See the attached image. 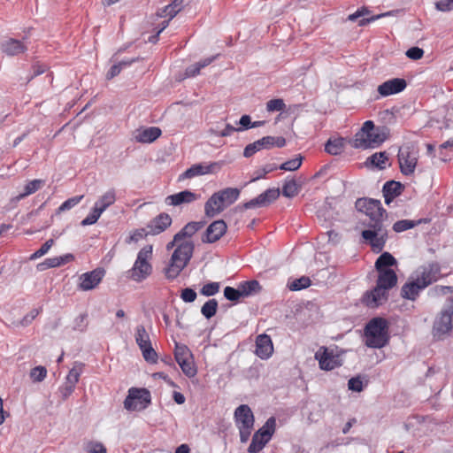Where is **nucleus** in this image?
<instances>
[{
	"instance_id": "obj_1",
	"label": "nucleus",
	"mask_w": 453,
	"mask_h": 453,
	"mask_svg": "<svg viewBox=\"0 0 453 453\" xmlns=\"http://www.w3.org/2000/svg\"><path fill=\"white\" fill-rule=\"evenodd\" d=\"M355 207L368 217V219L364 222L367 229L362 231V238L371 246L374 253L381 252L388 239L387 226L384 223L388 213L381 202L377 199L363 197L356 201Z\"/></svg>"
},
{
	"instance_id": "obj_2",
	"label": "nucleus",
	"mask_w": 453,
	"mask_h": 453,
	"mask_svg": "<svg viewBox=\"0 0 453 453\" xmlns=\"http://www.w3.org/2000/svg\"><path fill=\"white\" fill-rule=\"evenodd\" d=\"M173 250L167 267L165 268V275L167 280H173L176 279L183 269L191 260L195 250V244L192 241L175 240L173 239L166 244V250Z\"/></svg>"
},
{
	"instance_id": "obj_3",
	"label": "nucleus",
	"mask_w": 453,
	"mask_h": 453,
	"mask_svg": "<svg viewBox=\"0 0 453 453\" xmlns=\"http://www.w3.org/2000/svg\"><path fill=\"white\" fill-rule=\"evenodd\" d=\"M376 286L365 291L361 298L362 303L371 309L378 308L388 299V290L394 288L397 283V275L394 270H384L378 272Z\"/></svg>"
},
{
	"instance_id": "obj_4",
	"label": "nucleus",
	"mask_w": 453,
	"mask_h": 453,
	"mask_svg": "<svg viewBox=\"0 0 453 453\" xmlns=\"http://www.w3.org/2000/svg\"><path fill=\"white\" fill-rule=\"evenodd\" d=\"M365 344L371 349H381L389 342L388 322L381 317L370 319L364 328Z\"/></svg>"
},
{
	"instance_id": "obj_5",
	"label": "nucleus",
	"mask_w": 453,
	"mask_h": 453,
	"mask_svg": "<svg viewBox=\"0 0 453 453\" xmlns=\"http://www.w3.org/2000/svg\"><path fill=\"white\" fill-rule=\"evenodd\" d=\"M152 245L144 246L139 250L133 266L127 272V278L140 283L151 275L153 267L150 259L152 257Z\"/></svg>"
},
{
	"instance_id": "obj_6",
	"label": "nucleus",
	"mask_w": 453,
	"mask_h": 453,
	"mask_svg": "<svg viewBox=\"0 0 453 453\" xmlns=\"http://www.w3.org/2000/svg\"><path fill=\"white\" fill-rule=\"evenodd\" d=\"M151 403V394L145 388H130L123 405L128 411H140L147 409Z\"/></svg>"
},
{
	"instance_id": "obj_7",
	"label": "nucleus",
	"mask_w": 453,
	"mask_h": 453,
	"mask_svg": "<svg viewBox=\"0 0 453 453\" xmlns=\"http://www.w3.org/2000/svg\"><path fill=\"white\" fill-rule=\"evenodd\" d=\"M234 421L239 429L241 442H247L255 422L250 407L247 404L238 406L234 411Z\"/></svg>"
},
{
	"instance_id": "obj_8",
	"label": "nucleus",
	"mask_w": 453,
	"mask_h": 453,
	"mask_svg": "<svg viewBox=\"0 0 453 453\" xmlns=\"http://www.w3.org/2000/svg\"><path fill=\"white\" fill-rule=\"evenodd\" d=\"M314 358L323 371H332L342 365V359L337 349L321 346L315 353Z\"/></svg>"
},
{
	"instance_id": "obj_9",
	"label": "nucleus",
	"mask_w": 453,
	"mask_h": 453,
	"mask_svg": "<svg viewBox=\"0 0 453 453\" xmlns=\"http://www.w3.org/2000/svg\"><path fill=\"white\" fill-rule=\"evenodd\" d=\"M418 157V150L412 144H405L399 149L398 161L400 171L403 175L409 176L414 173Z\"/></svg>"
},
{
	"instance_id": "obj_10",
	"label": "nucleus",
	"mask_w": 453,
	"mask_h": 453,
	"mask_svg": "<svg viewBox=\"0 0 453 453\" xmlns=\"http://www.w3.org/2000/svg\"><path fill=\"white\" fill-rule=\"evenodd\" d=\"M286 145V140L282 136H265L252 143L248 144L243 150L245 157H250L261 150H269L273 147L282 148Z\"/></svg>"
},
{
	"instance_id": "obj_11",
	"label": "nucleus",
	"mask_w": 453,
	"mask_h": 453,
	"mask_svg": "<svg viewBox=\"0 0 453 453\" xmlns=\"http://www.w3.org/2000/svg\"><path fill=\"white\" fill-rule=\"evenodd\" d=\"M452 310L443 309L436 317L433 326V335L441 339L452 330Z\"/></svg>"
},
{
	"instance_id": "obj_12",
	"label": "nucleus",
	"mask_w": 453,
	"mask_h": 453,
	"mask_svg": "<svg viewBox=\"0 0 453 453\" xmlns=\"http://www.w3.org/2000/svg\"><path fill=\"white\" fill-rule=\"evenodd\" d=\"M417 279L426 288L436 282L441 277V266L437 262H430L418 268Z\"/></svg>"
},
{
	"instance_id": "obj_13",
	"label": "nucleus",
	"mask_w": 453,
	"mask_h": 453,
	"mask_svg": "<svg viewBox=\"0 0 453 453\" xmlns=\"http://www.w3.org/2000/svg\"><path fill=\"white\" fill-rule=\"evenodd\" d=\"M280 196L278 188H268L257 197L250 199L242 205V209L249 210L260 207H266L274 202Z\"/></svg>"
},
{
	"instance_id": "obj_14",
	"label": "nucleus",
	"mask_w": 453,
	"mask_h": 453,
	"mask_svg": "<svg viewBox=\"0 0 453 453\" xmlns=\"http://www.w3.org/2000/svg\"><path fill=\"white\" fill-rule=\"evenodd\" d=\"M105 274V270L102 267H97L90 272L82 273L80 276L79 288L83 291L94 289L103 280Z\"/></svg>"
},
{
	"instance_id": "obj_15",
	"label": "nucleus",
	"mask_w": 453,
	"mask_h": 453,
	"mask_svg": "<svg viewBox=\"0 0 453 453\" xmlns=\"http://www.w3.org/2000/svg\"><path fill=\"white\" fill-rule=\"evenodd\" d=\"M226 230L227 226L223 219L215 220L206 228L202 236V242L203 243H214L226 234Z\"/></svg>"
},
{
	"instance_id": "obj_16",
	"label": "nucleus",
	"mask_w": 453,
	"mask_h": 453,
	"mask_svg": "<svg viewBox=\"0 0 453 453\" xmlns=\"http://www.w3.org/2000/svg\"><path fill=\"white\" fill-rule=\"evenodd\" d=\"M162 134V131L157 127H141L135 129L134 140L139 143H152Z\"/></svg>"
},
{
	"instance_id": "obj_17",
	"label": "nucleus",
	"mask_w": 453,
	"mask_h": 453,
	"mask_svg": "<svg viewBox=\"0 0 453 453\" xmlns=\"http://www.w3.org/2000/svg\"><path fill=\"white\" fill-rule=\"evenodd\" d=\"M255 353L263 360H267L272 357L273 353V344L268 334H262L257 336Z\"/></svg>"
},
{
	"instance_id": "obj_18",
	"label": "nucleus",
	"mask_w": 453,
	"mask_h": 453,
	"mask_svg": "<svg viewBox=\"0 0 453 453\" xmlns=\"http://www.w3.org/2000/svg\"><path fill=\"white\" fill-rule=\"evenodd\" d=\"M407 82L403 78L388 80L378 87V92L381 96H388L397 94L405 89Z\"/></svg>"
},
{
	"instance_id": "obj_19",
	"label": "nucleus",
	"mask_w": 453,
	"mask_h": 453,
	"mask_svg": "<svg viewBox=\"0 0 453 453\" xmlns=\"http://www.w3.org/2000/svg\"><path fill=\"white\" fill-rule=\"evenodd\" d=\"M172 218L169 214L162 212L155 217L148 225V234L157 235L166 230L172 224Z\"/></svg>"
},
{
	"instance_id": "obj_20",
	"label": "nucleus",
	"mask_w": 453,
	"mask_h": 453,
	"mask_svg": "<svg viewBox=\"0 0 453 453\" xmlns=\"http://www.w3.org/2000/svg\"><path fill=\"white\" fill-rule=\"evenodd\" d=\"M219 164L217 162L211 163L209 165L203 164H195L188 168L185 172H183L180 176L178 180L181 181L185 179H192L196 176L205 175L208 173H211L216 166H219Z\"/></svg>"
},
{
	"instance_id": "obj_21",
	"label": "nucleus",
	"mask_w": 453,
	"mask_h": 453,
	"mask_svg": "<svg viewBox=\"0 0 453 453\" xmlns=\"http://www.w3.org/2000/svg\"><path fill=\"white\" fill-rule=\"evenodd\" d=\"M198 195L190 190H183L166 196L165 203L168 205L179 206L183 203H190L198 198Z\"/></svg>"
},
{
	"instance_id": "obj_22",
	"label": "nucleus",
	"mask_w": 453,
	"mask_h": 453,
	"mask_svg": "<svg viewBox=\"0 0 453 453\" xmlns=\"http://www.w3.org/2000/svg\"><path fill=\"white\" fill-rule=\"evenodd\" d=\"M385 141V136L383 134H380L378 132L372 131L371 133V137L360 138L357 140H352L350 144L355 149H368L373 148L375 145H380Z\"/></svg>"
},
{
	"instance_id": "obj_23",
	"label": "nucleus",
	"mask_w": 453,
	"mask_h": 453,
	"mask_svg": "<svg viewBox=\"0 0 453 453\" xmlns=\"http://www.w3.org/2000/svg\"><path fill=\"white\" fill-rule=\"evenodd\" d=\"M423 284L416 278L414 280L407 281L401 288V296L403 299L415 301L421 290L425 289Z\"/></svg>"
},
{
	"instance_id": "obj_24",
	"label": "nucleus",
	"mask_w": 453,
	"mask_h": 453,
	"mask_svg": "<svg viewBox=\"0 0 453 453\" xmlns=\"http://www.w3.org/2000/svg\"><path fill=\"white\" fill-rule=\"evenodd\" d=\"M1 50L7 56H18L27 50V45L19 40L9 38L1 43Z\"/></svg>"
},
{
	"instance_id": "obj_25",
	"label": "nucleus",
	"mask_w": 453,
	"mask_h": 453,
	"mask_svg": "<svg viewBox=\"0 0 453 453\" xmlns=\"http://www.w3.org/2000/svg\"><path fill=\"white\" fill-rule=\"evenodd\" d=\"M226 208L225 203L222 202V198L219 197V194L215 192L206 201L204 204V213L209 218H213L216 215L222 212Z\"/></svg>"
},
{
	"instance_id": "obj_26",
	"label": "nucleus",
	"mask_w": 453,
	"mask_h": 453,
	"mask_svg": "<svg viewBox=\"0 0 453 453\" xmlns=\"http://www.w3.org/2000/svg\"><path fill=\"white\" fill-rule=\"evenodd\" d=\"M251 120L250 115H242L241 119L239 120V127H234L231 124H226V127L223 130L211 129L212 132H215L221 136H230L234 132H241L247 129L251 128Z\"/></svg>"
},
{
	"instance_id": "obj_27",
	"label": "nucleus",
	"mask_w": 453,
	"mask_h": 453,
	"mask_svg": "<svg viewBox=\"0 0 453 453\" xmlns=\"http://www.w3.org/2000/svg\"><path fill=\"white\" fill-rule=\"evenodd\" d=\"M403 189V185L396 180L387 181L382 188L383 196L386 204L390 203L397 196H399Z\"/></svg>"
},
{
	"instance_id": "obj_28",
	"label": "nucleus",
	"mask_w": 453,
	"mask_h": 453,
	"mask_svg": "<svg viewBox=\"0 0 453 453\" xmlns=\"http://www.w3.org/2000/svg\"><path fill=\"white\" fill-rule=\"evenodd\" d=\"M205 225V221H190L186 224L177 234L175 240H182L192 237L196 232L202 229Z\"/></svg>"
},
{
	"instance_id": "obj_29",
	"label": "nucleus",
	"mask_w": 453,
	"mask_h": 453,
	"mask_svg": "<svg viewBox=\"0 0 453 453\" xmlns=\"http://www.w3.org/2000/svg\"><path fill=\"white\" fill-rule=\"evenodd\" d=\"M389 158L386 151L376 152L372 156L368 157L365 160V165L367 167H373L378 170H384L389 164H388Z\"/></svg>"
},
{
	"instance_id": "obj_30",
	"label": "nucleus",
	"mask_w": 453,
	"mask_h": 453,
	"mask_svg": "<svg viewBox=\"0 0 453 453\" xmlns=\"http://www.w3.org/2000/svg\"><path fill=\"white\" fill-rule=\"evenodd\" d=\"M185 0H173L170 4L165 6L157 12V15L161 18L170 17L173 19L184 7Z\"/></svg>"
},
{
	"instance_id": "obj_31",
	"label": "nucleus",
	"mask_w": 453,
	"mask_h": 453,
	"mask_svg": "<svg viewBox=\"0 0 453 453\" xmlns=\"http://www.w3.org/2000/svg\"><path fill=\"white\" fill-rule=\"evenodd\" d=\"M396 264L397 261L395 257L391 253L385 251L377 258L375 262V268L377 272L392 270L390 267Z\"/></svg>"
},
{
	"instance_id": "obj_32",
	"label": "nucleus",
	"mask_w": 453,
	"mask_h": 453,
	"mask_svg": "<svg viewBox=\"0 0 453 453\" xmlns=\"http://www.w3.org/2000/svg\"><path fill=\"white\" fill-rule=\"evenodd\" d=\"M44 184V181L42 180L35 179L33 180L28 181L23 188V192L19 194L17 196H15L12 201L19 202L25 197L28 196L29 195H32L35 193L37 190H39L42 185Z\"/></svg>"
},
{
	"instance_id": "obj_33",
	"label": "nucleus",
	"mask_w": 453,
	"mask_h": 453,
	"mask_svg": "<svg viewBox=\"0 0 453 453\" xmlns=\"http://www.w3.org/2000/svg\"><path fill=\"white\" fill-rule=\"evenodd\" d=\"M345 147V139L342 137L328 139L325 144V150L330 155H340Z\"/></svg>"
},
{
	"instance_id": "obj_34",
	"label": "nucleus",
	"mask_w": 453,
	"mask_h": 453,
	"mask_svg": "<svg viewBox=\"0 0 453 453\" xmlns=\"http://www.w3.org/2000/svg\"><path fill=\"white\" fill-rule=\"evenodd\" d=\"M226 207L233 204L240 196V189L237 188H226L217 192Z\"/></svg>"
},
{
	"instance_id": "obj_35",
	"label": "nucleus",
	"mask_w": 453,
	"mask_h": 453,
	"mask_svg": "<svg viewBox=\"0 0 453 453\" xmlns=\"http://www.w3.org/2000/svg\"><path fill=\"white\" fill-rule=\"evenodd\" d=\"M85 365L81 362H74L73 366L70 369L68 374L65 377V382L76 387L79 382L80 377L83 372Z\"/></svg>"
},
{
	"instance_id": "obj_36",
	"label": "nucleus",
	"mask_w": 453,
	"mask_h": 453,
	"mask_svg": "<svg viewBox=\"0 0 453 453\" xmlns=\"http://www.w3.org/2000/svg\"><path fill=\"white\" fill-rule=\"evenodd\" d=\"M241 294L242 297H247L261 289L259 282L256 280L242 281L239 284Z\"/></svg>"
},
{
	"instance_id": "obj_37",
	"label": "nucleus",
	"mask_w": 453,
	"mask_h": 453,
	"mask_svg": "<svg viewBox=\"0 0 453 453\" xmlns=\"http://www.w3.org/2000/svg\"><path fill=\"white\" fill-rule=\"evenodd\" d=\"M134 338L139 349L151 343L150 335L143 325H138L135 327Z\"/></svg>"
},
{
	"instance_id": "obj_38",
	"label": "nucleus",
	"mask_w": 453,
	"mask_h": 453,
	"mask_svg": "<svg viewBox=\"0 0 453 453\" xmlns=\"http://www.w3.org/2000/svg\"><path fill=\"white\" fill-rule=\"evenodd\" d=\"M180 365L182 372L188 378H193L196 375L197 370L194 363V358L190 357L188 359H181V361L177 362Z\"/></svg>"
},
{
	"instance_id": "obj_39",
	"label": "nucleus",
	"mask_w": 453,
	"mask_h": 453,
	"mask_svg": "<svg viewBox=\"0 0 453 453\" xmlns=\"http://www.w3.org/2000/svg\"><path fill=\"white\" fill-rule=\"evenodd\" d=\"M218 301L216 299H209L207 302L204 303V304L201 308L202 315L205 319H210L211 318L215 316L218 310Z\"/></svg>"
},
{
	"instance_id": "obj_40",
	"label": "nucleus",
	"mask_w": 453,
	"mask_h": 453,
	"mask_svg": "<svg viewBox=\"0 0 453 453\" xmlns=\"http://www.w3.org/2000/svg\"><path fill=\"white\" fill-rule=\"evenodd\" d=\"M282 195L285 197L292 198L298 193V185L294 179L286 180L281 190Z\"/></svg>"
},
{
	"instance_id": "obj_41",
	"label": "nucleus",
	"mask_w": 453,
	"mask_h": 453,
	"mask_svg": "<svg viewBox=\"0 0 453 453\" xmlns=\"http://www.w3.org/2000/svg\"><path fill=\"white\" fill-rule=\"evenodd\" d=\"M193 357V354L190 349L184 344L176 342L174 349V358L176 362L181 361V359H188Z\"/></svg>"
},
{
	"instance_id": "obj_42",
	"label": "nucleus",
	"mask_w": 453,
	"mask_h": 453,
	"mask_svg": "<svg viewBox=\"0 0 453 453\" xmlns=\"http://www.w3.org/2000/svg\"><path fill=\"white\" fill-rule=\"evenodd\" d=\"M311 280L307 276H302L298 279L294 280L292 282L288 283V288L291 291H299L304 288H307L311 286Z\"/></svg>"
},
{
	"instance_id": "obj_43",
	"label": "nucleus",
	"mask_w": 453,
	"mask_h": 453,
	"mask_svg": "<svg viewBox=\"0 0 453 453\" xmlns=\"http://www.w3.org/2000/svg\"><path fill=\"white\" fill-rule=\"evenodd\" d=\"M303 162V157L301 155L296 156L295 158L289 159L280 165H279V169L283 171H296L300 168Z\"/></svg>"
},
{
	"instance_id": "obj_44",
	"label": "nucleus",
	"mask_w": 453,
	"mask_h": 453,
	"mask_svg": "<svg viewBox=\"0 0 453 453\" xmlns=\"http://www.w3.org/2000/svg\"><path fill=\"white\" fill-rule=\"evenodd\" d=\"M276 429L275 417H270L265 423L257 431L258 434H264L265 436L272 438Z\"/></svg>"
},
{
	"instance_id": "obj_45",
	"label": "nucleus",
	"mask_w": 453,
	"mask_h": 453,
	"mask_svg": "<svg viewBox=\"0 0 453 453\" xmlns=\"http://www.w3.org/2000/svg\"><path fill=\"white\" fill-rule=\"evenodd\" d=\"M47 376V369L42 365H38L31 369L29 377L33 382H42Z\"/></svg>"
},
{
	"instance_id": "obj_46",
	"label": "nucleus",
	"mask_w": 453,
	"mask_h": 453,
	"mask_svg": "<svg viewBox=\"0 0 453 453\" xmlns=\"http://www.w3.org/2000/svg\"><path fill=\"white\" fill-rule=\"evenodd\" d=\"M142 357L148 363L155 364L157 361V354L156 350L153 349L152 344H147L140 348Z\"/></svg>"
},
{
	"instance_id": "obj_47",
	"label": "nucleus",
	"mask_w": 453,
	"mask_h": 453,
	"mask_svg": "<svg viewBox=\"0 0 453 453\" xmlns=\"http://www.w3.org/2000/svg\"><path fill=\"white\" fill-rule=\"evenodd\" d=\"M83 198V196H76L71 198H68L65 202L61 203V205L58 208L56 213L59 214L63 211H69L74 206H76Z\"/></svg>"
},
{
	"instance_id": "obj_48",
	"label": "nucleus",
	"mask_w": 453,
	"mask_h": 453,
	"mask_svg": "<svg viewBox=\"0 0 453 453\" xmlns=\"http://www.w3.org/2000/svg\"><path fill=\"white\" fill-rule=\"evenodd\" d=\"M372 131H374V124L372 120H367L364 123L362 128L355 134L353 140L371 137V133H372Z\"/></svg>"
},
{
	"instance_id": "obj_49",
	"label": "nucleus",
	"mask_w": 453,
	"mask_h": 453,
	"mask_svg": "<svg viewBox=\"0 0 453 453\" xmlns=\"http://www.w3.org/2000/svg\"><path fill=\"white\" fill-rule=\"evenodd\" d=\"M416 222L411 219H401L394 223L393 230L396 233H401L409 229L413 228L416 226Z\"/></svg>"
},
{
	"instance_id": "obj_50",
	"label": "nucleus",
	"mask_w": 453,
	"mask_h": 453,
	"mask_svg": "<svg viewBox=\"0 0 453 453\" xmlns=\"http://www.w3.org/2000/svg\"><path fill=\"white\" fill-rule=\"evenodd\" d=\"M220 285L219 282H209L204 284L200 289V294L204 296H212L219 291Z\"/></svg>"
},
{
	"instance_id": "obj_51",
	"label": "nucleus",
	"mask_w": 453,
	"mask_h": 453,
	"mask_svg": "<svg viewBox=\"0 0 453 453\" xmlns=\"http://www.w3.org/2000/svg\"><path fill=\"white\" fill-rule=\"evenodd\" d=\"M286 110V104L283 101V99L277 98V99H272L267 102L266 104V111L269 112L272 111H284Z\"/></svg>"
},
{
	"instance_id": "obj_52",
	"label": "nucleus",
	"mask_w": 453,
	"mask_h": 453,
	"mask_svg": "<svg viewBox=\"0 0 453 453\" xmlns=\"http://www.w3.org/2000/svg\"><path fill=\"white\" fill-rule=\"evenodd\" d=\"M88 314L81 313L78 317H76L73 320V329L74 331L84 332L88 327L87 321Z\"/></svg>"
},
{
	"instance_id": "obj_53",
	"label": "nucleus",
	"mask_w": 453,
	"mask_h": 453,
	"mask_svg": "<svg viewBox=\"0 0 453 453\" xmlns=\"http://www.w3.org/2000/svg\"><path fill=\"white\" fill-rule=\"evenodd\" d=\"M224 296L226 299L232 302H238L242 296L240 288H234L233 287H226L224 288Z\"/></svg>"
},
{
	"instance_id": "obj_54",
	"label": "nucleus",
	"mask_w": 453,
	"mask_h": 453,
	"mask_svg": "<svg viewBox=\"0 0 453 453\" xmlns=\"http://www.w3.org/2000/svg\"><path fill=\"white\" fill-rule=\"evenodd\" d=\"M452 291H453V287L437 285V286L431 288L428 290V296L430 297H438L441 296H444L449 292L451 293Z\"/></svg>"
},
{
	"instance_id": "obj_55",
	"label": "nucleus",
	"mask_w": 453,
	"mask_h": 453,
	"mask_svg": "<svg viewBox=\"0 0 453 453\" xmlns=\"http://www.w3.org/2000/svg\"><path fill=\"white\" fill-rule=\"evenodd\" d=\"M54 243V241L53 239H49L48 241H46L39 250H37L36 251H35L33 254H31L29 259L30 260H35L42 256H44L46 253H48V251L50 250V249L51 248V246L53 245Z\"/></svg>"
},
{
	"instance_id": "obj_56",
	"label": "nucleus",
	"mask_w": 453,
	"mask_h": 453,
	"mask_svg": "<svg viewBox=\"0 0 453 453\" xmlns=\"http://www.w3.org/2000/svg\"><path fill=\"white\" fill-rule=\"evenodd\" d=\"M348 388L350 391L359 393L364 389V384L360 376L352 377L348 381Z\"/></svg>"
},
{
	"instance_id": "obj_57",
	"label": "nucleus",
	"mask_w": 453,
	"mask_h": 453,
	"mask_svg": "<svg viewBox=\"0 0 453 453\" xmlns=\"http://www.w3.org/2000/svg\"><path fill=\"white\" fill-rule=\"evenodd\" d=\"M56 267H58V261H57V257H48L46 259H44V261L39 263L37 265H36V269L39 271V272H42V271H45L47 269H50V268H56Z\"/></svg>"
},
{
	"instance_id": "obj_58",
	"label": "nucleus",
	"mask_w": 453,
	"mask_h": 453,
	"mask_svg": "<svg viewBox=\"0 0 453 453\" xmlns=\"http://www.w3.org/2000/svg\"><path fill=\"white\" fill-rule=\"evenodd\" d=\"M99 200L106 206L110 207L116 201V191L114 188L107 190L104 195L99 197Z\"/></svg>"
},
{
	"instance_id": "obj_59",
	"label": "nucleus",
	"mask_w": 453,
	"mask_h": 453,
	"mask_svg": "<svg viewBox=\"0 0 453 453\" xmlns=\"http://www.w3.org/2000/svg\"><path fill=\"white\" fill-rule=\"evenodd\" d=\"M88 453H107V449L102 442L89 441L86 446Z\"/></svg>"
},
{
	"instance_id": "obj_60",
	"label": "nucleus",
	"mask_w": 453,
	"mask_h": 453,
	"mask_svg": "<svg viewBox=\"0 0 453 453\" xmlns=\"http://www.w3.org/2000/svg\"><path fill=\"white\" fill-rule=\"evenodd\" d=\"M265 446V442L260 441L259 438L256 434H254L251 442L248 448V452L259 453L264 449Z\"/></svg>"
},
{
	"instance_id": "obj_61",
	"label": "nucleus",
	"mask_w": 453,
	"mask_h": 453,
	"mask_svg": "<svg viewBox=\"0 0 453 453\" xmlns=\"http://www.w3.org/2000/svg\"><path fill=\"white\" fill-rule=\"evenodd\" d=\"M100 216L101 214H99L96 210L92 208L88 216L81 220V225L82 226L93 225L99 219Z\"/></svg>"
},
{
	"instance_id": "obj_62",
	"label": "nucleus",
	"mask_w": 453,
	"mask_h": 453,
	"mask_svg": "<svg viewBox=\"0 0 453 453\" xmlns=\"http://www.w3.org/2000/svg\"><path fill=\"white\" fill-rule=\"evenodd\" d=\"M196 292L190 288H186L181 290L180 298L185 303H192L196 299Z\"/></svg>"
},
{
	"instance_id": "obj_63",
	"label": "nucleus",
	"mask_w": 453,
	"mask_h": 453,
	"mask_svg": "<svg viewBox=\"0 0 453 453\" xmlns=\"http://www.w3.org/2000/svg\"><path fill=\"white\" fill-rule=\"evenodd\" d=\"M76 387L65 382L58 388V392L63 401L66 400L74 391Z\"/></svg>"
},
{
	"instance_id": "obj_64",
	"label": "nucleus",
	"mask_w": 453,
	"mask_h": 453,
	"mask_svg": "<svg viewBox=\"0 0 453 453\" xmlns=\"http://www.w3.org/2000/svg\"><path fill=\"white\" fill-rule=\"evenodd\" d=\"M435 9L440 12L453 11V0H438L435 3Z\"/></svg>"
}]
</instances>
